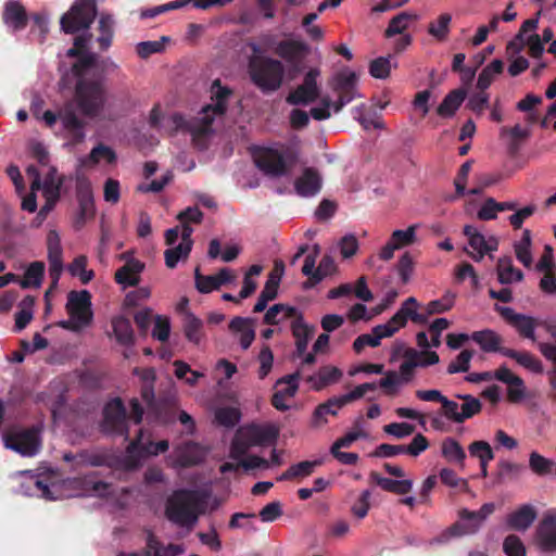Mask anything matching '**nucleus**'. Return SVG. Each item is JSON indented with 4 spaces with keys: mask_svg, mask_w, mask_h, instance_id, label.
Instances as JSON below:
<instances>
[{
    "mask_svg": "<svg viewBox=\"0 0 556 556\" xmlns=\"http://www.w3.org/2000/svg\"><path fill=\"white\" fill-rule=\"evenodd\" d=\"M97 63L96 54H86L76 61L72 68L75 78L74 96L67 102H74V110L80 112L84 117H99L106 104V89L103 78L91 70Z\"/></svg>",
    "mask_w": 556,
    "mask_h": 556,
    "instance_id": "1",
    "label": "nucleus"
},
{
    "mask_svg": "<svg viewBox=\"0 0 556 556\" xmlns=\"http://www.w3.org/2000/svg\"><path fill=\"white\" fill-rule=\"evenodd\" d=\"M210 91L213 103L203 106L200 116L190 119L185 118L179 113L172 116L175 130L190 132L193 137L205 136L212 132V124L215 116H222L228 110V101L232 96V90L227 86H223L220 79H215L211 85Z\"/></svg>",
    "mask_w": 556,
    "mask_h": 556,
    "instance_id": "2",
    "label": "nucleus"
},
{
    "mask_svg": "<svg viewBox=\"0 0 556 556\" xmlns=\"http://www.w3.org/2000/svg\"><path fill=\"white\" fill-rule=\"evenodd\" d=\"M203 505L204 502L198 491L180 489L168 497L165 515L173 523L190 530L203 513Z\"/></svg>",
    "mask_w": 556,
    "mask_h": 556,
    "instance_id": "3",
    "label": "nucleus"
},
{
    "mask_svg": "<svg viewBox=\"0 0 556 556\" xmlns=\"http://www.w3.org/2000/svg\"><path fill=\"white\" fill-rule=\"evenodd\" d=\"M251 80L262 91H276L280 88L285 76L281 61L263 55H252L249 60Z\"/></svg>",
    "mask_w": 556,
    "mask_h": 556,
    "instance_id": "4",
    "label": "nucleus"
},
{
    "mask_svg": "<svg viewBox=\"0 0 556 556\" xmlns=\"http://www.w3.org/2000/svg\"><path fill=\"white\" fill-rule=\"evenodd\" d=\"M42 119L49 128L60 119L68 146H78L86 139L87 122L78 116L74 110V102H64L58 112L45 111Z\"/></svg>",
    "mask_w": 556,
    "mask_h": 556,
    "instance_id": "5",
    "label": "nucleus"
},
{
    "mask_svg": "<svg viewBox=\"0 0 556 556\" xmlns=\"http://www.w3.org/2000/svg\"><path fill=\"white\" fill-rule=\"evenodd\" d=\"M278 429L271 425H247L238 429L232 443L231 455L241 457L252 446L266 445L276 442Z\"/></svg>",
    "mask_w": 556,
    "mask_h": 556,
    "instance_id": "6",
    "label": "nucleus"
},
{
    "mask_svg": "<svg viewBox=\"0 0 556 556\" xmlns=\"http://www.w3.org/2000/svg\"><path fill=\"white\" fill-rule=\"evenodd\" d=\"M295 161L296 155L290 149L282 152L273 148H262L254 155L256 166L271 177L287 175L295 164Z\"/></svg>",
    "mask_w": 556,
    "mask_h": 556,
    "instance_id": "7",
    "label": "nucleus"
},
{
    "mask_svg": "<svg viewBox=\"0 0 556 556\" xmlns=\"http://www.w3.org/2000/svg\"><path fill=\"white\" fill-rule=\"evenodd\" d=\"M97 16L94 0H76L67 13L60 21L61 29L65 34H76L88 29Z\"/></svg>",
    "mask_w": 556,
    "mask_h": 556,
    "instance_id": "8",
    "label": "nucleus"
},
{
    "mask_svg": "<svg viewBox=\"0 0 556 556\" xmlns=\"http://www.w3.org/2000/svg\"><path fill=\"white\" fill-rule=\"evenodd\" d=\"M39 429L31 427L21 431L10 432L4 435V445L22 456H34L41 447Z\"/></svg>",
    "mask_w": 556,
    "mask_h": 556,
    "instance_id": "9",
    "label": "nucleus"
},
{
    "mask_svg": "<svg viewBox=\"0 0 556 556\" xmlns=\"http://www.w3.org/2000/svg\"><path fill=\"white\" fill-rule=\"evenodd\" d=\"M331 89L338 94L333 111L339 113L346 104L359 97L357 92V75L355 72L341 71L329 83Z\"/></svg>",
    "mask_w": 556,
    "mask_h": 556,
    "instance_id": "10",
    "label": "nucleus"
},
{
    "mask_svg": "<svg viewBox=\"0 0 556 556\" xmlns=\"http://www.w3.org/2000/svg\"><path fill=\"white\" fill-rule=\"evenodd\" d=\"M101 429L104 433L124 435L128 439L127 413L119 397L113 399L105 405Z\"/></svg>",
    "mask_w": 556,
    "mask_h": 556,
    "instance_id": "11",
    "label": "nucleus"
},
{
    "mask_svg": "<svg viewBox=\"0 0 556 556\" xmlns=\"http://www.w3.org/2000/svg\"><path fill=\"white\" fill-rule=\"evenodd\" d=\"M494 309L511 326L516 329L521 338L529 339L532 342L536 341L535 329L539 326L546 324L539 319L516 313L511 307L495 305Z\"/></svg>",
    "mask_w": 556,
    "mask_h": 556,
    "instance_id": "12",
    "label": "nucleus"
},
{
    "mask_svg": "<svg viewBox=\"0 0 556 556\" xmlns=\"http://www.w3.org/2000/svg\"><path fill=\"white\" fill-rule=\"evenodd\" d=\"M66 311L72 319L79 321L85 327L89 326L93 318L90 292L87 290L71 291L67 295Z\"/></svg>",
    "mask_w": 556,
    "mask_h": 556,
    "instance_id": "13",
    "label": "nucleus"
},
{
    "mask_svg": "<svg viewBox=\"0 0 556 556\" xmlns=\"http://www.w3.org/2000/svg\"><path fill=\"white\" fill-rule=\"evenodd\" d=\"M79 210L75 218V228L80 229L87 219L94 216V200L91 184L88 179H79L76 186Z\"/></svg>",
    "mask_w": 556,
    "mask_h": 556,
    "instance_id": "14",
    "label": "nucleus"
},
{
    "mask_svg": "<svg viewBox=\"0 0 556 556\" xmlns=\"http://www.w3.org/2000/svg\"><path fill=\"white\" fill-rule=\"evenodd\" d=\"M283 273V263L281 261L275 262L274 270L268 275L263 290L261 291L257 302L253 307L254 313H261L266 309L269 301L278 296V289Z\"/></svg>",
    "mask_w": 556,
    "mask_h": 556,
    "instance_id": "15",
    "label": "nucleus"
},
{
    "mask_svg": "<svg viewBox=\"0 0 556 556\" xmlns=\"http://www.w3.org/2000/svg\"><path fill=\"white\" fill-rule=\"evenodd\" d=\"M535 541L543 552L556 551V516L553 514L545 515L539 522L535 531Z\"/></svg>",
    "mask_w": 556,
    "mask_h": 556,
    "instance_id": "16",
    "label": "nucleus"
},
{
    "mask_svg": "<svg viewBox=\"0 0 556 556\" xmlns=\"http://www.w3.org/2000/svg\"><path fill=\"white\" fill-rule=\"evenodd\" d=\"M481 528L479 520L459 519L432 539L431 544H445L453 538L476 534Z\"/></svg>",
    "mask_w": 556,
    "mask_h": 556,
    "instance_id": "17",
    "label": "nucleus"
},
{
    "mask_svg": "<svg viewBox=\"0 0 556 556\" xmlns=\"http://www.w3.org/2000/svg\"><path fill=\"white\" fill-rule=\"evenodd\" d=\"M323 186V179L319 172L314 167L304 168L302 175L294 181V189L301 197L316 195Z\"/></svg>",
    "mask_w": 556,
    "mask_h": 556,
    "instance_id": "18",
    "label": "nucleus"
},
{
    "mask_svg": "<svg viewBox=\"0 0 556 556\" xmlns=\"http://www.w3.org/2000/svg\"><path fill=\"white\" fill-rule=\"evenodd\" d=\"M274 52L288 62L303 61L309 52V47L299 40L288 39L279 41Z\"/></svg>",
    "mask_w": 556,
    "mask_h": 556,
    "instance_id": "19",
    "label": "nucleus"
},
{
    "mask_svg": "<svg viewBox=\"0 0 556 556\" xmlns=\"http://www.w3.org/2000/svg\"><path fill=\"white\" fill-rule=\"evenodd\" d=\"M144 263L137 258L127 260V262L119 267L115 275V281L124 287H136L140 282V274L144 269Z\"/></svg>",
    "mask_w": 556,
    "mask_h": 556,
    "instance_id": "20",
    "label": "nucleus"
},
{
    "mask_svg": "<svg viewBox=\"0 0 556 556\" xmlns=\"http://www.w3.org/2000/svg\"><path fill=\"white\" fill-rule=\"evenodd\" d=\"M2 20L13 31L24 29L28 22L25 8L17 1H8L5 3Z\"/></svg>",
    "mask_w": 556,
    "mask_h": 556,
    "instance_id": "21",
    "label": "nucleus"
},
{
    "mask_svg": "<svg viewBox=\"0 0 556 556\" xmlns=\"http://www.w3.org/2000/svg\"><path fill=\"white\" fill-rule=\"evenodd\" d=\"M471 339L479 344L481 350L485 353L496 352L503 355V351L509 349L502 346L503 338L491 329L475 331L471 333Z\"/></svg>",
    "mask_w": 556,
    "mask_h": 556,
    "instance_id": "22",
    "label": "nucleus"
},
{
    "mask_svg": "<svg viewBox=\"0 0 556 556\" xmlns=\"http://www.w3.org/2000/svg\"><path fill=\"white\" fill-rule=\"evenodd\" d=\"M535 518V509L531 505L525 504L507 516L506 523L511 530L526 531L531 527Z\"/></svg>",
    "mask_w": 556,
    "mask_h": 556,
    "instance_id": "23",
    "label": "nucleus"
},
{
    "mask_svg": "<svg viewBox=\"0 0 556 556\" xmlns=\"http://www.w3.org/2000/svg\"><path fill=\"white\" fill-rule=\"evenodd\" d=\"M467 97V91L464 88H457L450 91L437 109V114L441 117L447 118L455 115L462 103Z\"/></svg>",
    "mask_w": 556,
    "mask_h": 556,
    "instance_id": "24",
    "label": "nucleus"
},
{
    "mask_svg": "<svg viewBox=\"0 0 556 556\" xmlns=\"http://www.w3.org/2000/svg\"><path fill=\"white\" fill-rule=\"evenodd\" d=\"M302 313L294 306H290L288 304H274L270 306L264 315L263 323L265 325H279L281 321L292 318H298Z\"/></svg>",
    "mask_w": 556,
    "mask_h": 556,
    "instance_id": "25",
    "label": "nucleus"
},
{
    "mask_svg": "<svg viewBox=\"0 0 556 556\" xmlns=\"http://www.w3.org/2000/svg\"><path fill=\"white\" fill-rule=\"evenodd\" d=\"M530 136V131L527 128H522L519 124L511 128L502 127L500 137L507 140V150L510 155H516L522 142Z\"/></svg>",
    "mask_w": 556,
    "mask_h": 556,
    "instance_id": "26",
    "label": "nucleus"
},
{
    "mask_svg": "<svg viewBox=\"0 0 556 556\" xmlns=\"http://www.w3.org/2000/svg\"><path fill=\"white\" fill-rule=\"evenodd\" d=\"M204 324L202 319L198 318L193 313L186 312L182 317V331L186 339L193 343L194 345H199L204 338Z\"/></svg>",
    "mask_w": 556,
    "mask_h": 556,
    "instance_id": "27",
    "label": "nucleus"
},
{
    "mask_svg": "<svg viewBox=\"0 0 556 556\" xmlns=\"http://www.w3.org/2000/svg\"><path fill=\"white\" fill-rule=\"evenodd\" d=\"M291 331L295 338V349L299 356L305 354L308 341L313 334V328H309L303 318V314L291 321Z\"/></svg>",
    "mask_w": 556,
    "mask_h": 556,
    "instance_id": "28",
    "label": "nucleus"
},
{
    "mask_svg": "<svg viewBox=\"0 0 556 556\" xmlns=\"http://www.w3.org/2000/svg\"><path fill=\"white\" fill-rule=\"evenodd\" d=\"M344 405L341 404L340 397L329 399L327 402L319 404L313 412L312 427L320 428L328 422L327 416H336L338 410Z\"/></svg>",
    "mask_w": 556,
    "mask_h": 556,
    "instance_id": "29",
    "label": "nucleus"
},
{
    "mask_svg": "<svg viewBox=\"0 0 556 556\" xmlns=\"http://www.w3.org/2000/svg\"><path fill=\"white\" fill-rule=\"evenodd\" d=\"M496 273L498 282L502 285H509L519 282L523 279V273L513 265L510 256L500 257L496 264Z\"/></svg>",
    "mask_w": 556,
    "mask_h": 556,
    "instance_id": "30",
    "label": "nucleus"
},
{
    "mask_svg": "<svg viewBox=\"0 0 556 556\" xmlns=\"http://www.w3.org/2000/svg\"><path fill=\"white\" fill-rule=\"evenodd\" d=\"M146 541L150 556H178L185 553V547L181 544L170 543L164 546L150 530L147 532Z\"/></svg>",
    "mask_w": 556,
    "mask_h": 556,
    "instance_id": "31",
    "label": "nucleus"
},
{
    "mask_svg": "<svg viewBox=\"0 0 556 556\" xmlns=\"http://www.w3.org/2000/svg\"><path fill=\"white\" fill-rule=\"evenodd\" d=\"M342 376V371L334 366H323L319 368L317 375L307 377L314 390L319 391L325 387L337 382Z\"/></svg>",
    "mask_w": 556,
    "mask_h": 556,
    "instance_id": "32",
    "label": "nucleus"
},
{
    "mask_svg": "<svg viewBox=\"0 0 556 556\" xmlns=\"http://www.w3.org/2000/svg\"><path fill=\"white\" fill-rule=\"evenodd\" d=\"M113 333L116 341L125 346L132 345L135 342V336L131 323L124 316H117L112 319Z\"/></svg>",
    "mask_w": 556,
    "mask_h": 556,
    "instance_id": "33",
    "label": "nucleus"
},
{
    "mask_svg": "<svg viewBox=\"0 0 556 556\" xmlns=\"http://www.w3.org/2000/svg\"><path fill=\"white\" fill-rule=\"evenodd\" d=\"M503 356L515 359L520 366L534 374L543 372L542 362L528 351L519 352L513 349H508L503 351Z\"/></svg>",
    "mask_w": 556,
    "mask_h": 556,
    "instance_id": "34",
    "label": "nucleus"
},
{
    "mask_svg": "<svg viewBox=\"0 0 556 556\" xmlns=\"http://www.w3.org/2000/svg\"><path fill=\"white\" fill-rule=\"evenodd\" d=\"M321 464L320 460H304L290 466L285 472H282L277 481H287L295 478L308 477L314 472V469Z\"/></svg>",
    "mask_w": 556,
    "mask_h": 556,
    "instance_id": "35",
    "label": "nucleus"
},
{
    "mask_svg": "<svg viewBox=\"0 0 556 556\" xmlns=\"http://www.w3.org/2000/svg\"><path fill=\"white\" fill-rule=\"evenodd\" d=\"M141 440L142 430H140L138 437L128 444L127 452L134 453L140 450L148 455H159L161 453H165L169 447V443L167 440H161L156 443L149 442V444L147 445H143Z\"/></svg>",
    "mask_w": 556,
    "mask_h": 556,
    "instance_id": "36",
    "label": "nucleus"
},
{
    "mask_svg": "<svg viewBox=\"0 0 556 556\" xmlns=\"http://www.w3.org/2000/svg\"><path fill=\"white\" fill-rule=\"evenodd\" d=\"M45 275V264L36 261L29 264L25 270V275L21 278L20 286L23 289L39 288L42 283Z\"/></svg>",
    "mask_w": 556,
    "mask_h": 556,
    "instance_id": "37",
    "label": "nucleus"
},
{
    "mask_svg": "<svg viewBox=\"0 0 556 556\" xmlns=\"http://www.w3.org/2000/svg\"><path fill=\"white\" fill-rule=\"evenodd\" d=\"M456 397L464 401V403L459 405L458 424L465 422V420L472 418L481 412L482 403L479 399L470 394H456Z\"/></svg>",
    "mask_w": 556,
    "mask_h": 556,
    "instance_id": "38",
    "label": "nucleus"
},
{
    "mask_svg": "<svg viewBox=\"0 0 556 556\" xmlns=\"http://www.w3.org/2000/svg\"><path fill=\"white\" fill-rule=\"evenodd\" d=\"M531 243V231L529 229H525L520 241L514 244L517 260L527 268L532 265Z\"/></svg>",
    "mask_w": 556,
    "mask_h": 556,
    "instance_id": "39",
    "label": "nucleus"
},
{
    "mask_svg": "<svg viewBox=\"0 0 556 556\" xmlns=\"http://www.w3.org/2000/svg\"><path fill=\"white\" fill-rule=\"evenodd\" d=\"M452 15L442 13L439 17L429 23L428 34L438 41H445L451 30Z\"/></svg>",
    "mask_w": 556,
    "mask_h": 556,
    "instance_id": "40",
    "label": "nucleus"
},
{
    "mask_svg": "<svg viewBox=\"0 0 556 556\" xmlns=\"http://www.w3.org/2000/svg\"><path fill=\"white\" fill-rule=\"evenodd\" d=\"M442 455L447 462L464 466L466 453L455 439L446 438L442 442Z\"/></svg>",
    "mask_w": 556,
    "mask_h": 556,
    "instance_id": "41",
    "label": "nucleus"
},
{
    "mask_svg": "<svg viewBox=\"0 0 556 556\" xmlns=\"http://www.w3.org/2000/svg\"><path fill=\"white\" fill-rule=\"evenodd\" d=\"M113 25H114V21L110 15L102 14L100 16L99 26H98L100 35H99L97 41L99 43L100 50H102V51L108 50L112 45L113 35H114Z\"/></svg>",
    "mask_w": 556,
    "mask_h": 556,
    "instance_id": "42",
    "label": "nucleus"
},
{
    "mask_svg": "<svg viewBox=\"0 0 556 556\" xmlns=\"http://www.w3.org/2000/svg\"><path fill=\"white\" fill-rule=\"evenodd\" d=\"M201 460V456L198 452V445L192 442H188L177 450V463L181 467H191L198 465Z\"/></svg>",
    "mask_w": 556,
    "mask_h": 556,
    "instance_id": "43",
    "label": "nucleus"
},
{
    "mask_svg": "<svg viewBox=\"0 0 556 556\" xmlns=\"http://www.w3.org/2000/svg\"><path fill=\"white\" fill-rule=\"evenodd\" d=\"M319 98L318 93L309 91V89L299 85L294 90L289 92L286 101L290 105H308Z\"/></svg>",
    "mask_w": 556,
    "mask_h": 556,
    "instance_id": "44",
    "label": "nucleus"
},
{
    "mask_svg": "<svg viewBox=\"0 0 556 556\" xmlns=\"http://www.w3.org/2000/svg\"><path fill=\"white\" fill-rule=\"evenodd\" d=\"M412 306H418V302L416 300V298L414 296H409L408 299H406L401 307L399 308V311L390 318L389 323L393 326V327H397V330L400 328H403L406 326L407 324V319L409 318L410 316V313H413V307Z\"/></svg>",
    "mask_w": 556,
    "mask_h": 556,
    "instance_id": "45",
    "label": "nucleus"
},
{
    "mask_svg": "<svg viewBox=\"0 0 556 556\" xmlns=\"http://www.w3.org/2000/svg\"><path fill=\"white\" fill-rule=\"evenodd\" d=\"M241 418V412L237 407L225 406L215 410V420L218 425L232 428Z\"/></svg>",
    "mask_w": 556,
    "mask_h": 556,
    "instance_id": "46",
    "label": "nucleus"
},
{
    "mask_svg": "<svg viewBox=\"0 0 556 556\" xmlns=\"http://www.w3.org/2000/svg\"><path fill=\"white\" fill-rule=\"evenodd\" d=\"M455 298V293L446 291L441 299L430 301L426 306L428 315L442 314L450 311L454 306Z\"/></svg>",
    "mask_w": 556,
    "mask_h": 556,
    "instance_id": "47",
    "label": "nucleus"
},
{
    "mask_svg": "<svg viewBox=\"0 0 556 556\" xmlns=\"http://www.w3.org/2000/svg\"><path fill=\"white\" fill-rule=\"evenodd\" d=\"M63 185V179L58 177V170L55 167H50L49 172L46 174L43 180V190L45 193L54 200L59 199L60 190Z\"/></svg>",
    "mask_w": 556,
    "mask_h": 556,
    "instance_id": "48",
    "label": "nucleus"
},
{
    "mask_svg": "<svg viewBox=\"0 0 556 556\" xmlns=\"http://www.w3.org/2000/svg\"><path fill=\"white\" fill-rule=\"evenodd\" d=\"M495 511V504L494 503H485L483 504L479 510L472 511L468 508H462L458 510V518L459 519H475L479 520V523L482 526V523L488 519L489 516H491Z\"/></svg>",
    "mask_w": 556,
    "mask_h": 556,
    "instance_id": "49",
    "label": "nucleus"
},
{
    "mask_svg": "<svg viewBox=\"0 0 556 556\" xmlns=\"http://www.w3.org/2000/svg\"><path fill=\"white\" fill-rule=\"evenodd\" d=\"M191 252L188 243H179L177 247L164 252L165 264L168 268H175L181 258H187Z\"/></svg>",
    "mask_w": 556,
    "mask_h": 556,
    "instance_id": "50",
    "label": "nucleus"
},
{
    "mask_svg": "<svg viewBox=\"0 0 556 556\" xmlns=\"http://www.w3.org/2000/svg\"><path fill=\"white\" fill-rule=\"evenodd\" d=\"M529 467L534 473L545 476L552 472L554 463L538 452H532L529 456Z\"/></svg>",
    "mask_w": 556,
    "mask_h": 556,
    "instance_id": "51",
    "label": "nucleus"
},
{
    "mask_svg": "<svg viewBox=\"0 0 556 556\" xmlns=\"http://www.w3.org/2000/svg\"><path fill=\"white\" fill-rule=\"evenodd\" d=\"M544 328L551 334V337L555 340V342L554 343L539 342L538 349L547 361H549L554 365H556V325L544 324Z\"/></svg>",
    "mask_w": 556,
    "mask_h": 556,
    "instance_id": "52",
    "label": "nucleus"
},
{
    "mask_svg": "<svg viewBox=\"0 0 556 556\" xmlns=\"http://www.w3.org/2000/svg\"><path fill=\"white\" fill-rule=\"evenodd\" d=\"M195 288L200 293H210L219 289L216 275H202L200 268L194 271Z\"/></svg>",
    "mask_w": 556,
    "mask_h": 556,
    "instance_id": "53",
    "label": "nucleus"
},
{
    "mask_svg": "<svg viewBox=\"0 0 556 556\" xmlns=\"http://www.w3.org/2000/svg\"><path fill=\"white\" fill-rule=\"evenodd\" d=\"M412 18L406 12H402L394 17H392L389 22V25L384 31V36L387 38H391L395 35L403 34V31L407 28V22Z\"/></svg>",
    "mask_w": 556,
    "mask_h": 556,
    "instance_id": "54",
    "label": "nucleus"
},
{
    "mask_svg": "<svg viewBox=\"0 0 556 556\" xmlns=\"http://www.w3.org/2000/svg\"><path fill=\"white\" fill-rule=\"evenodd\" d=\"M336 269L337 265L334 263V260L330 255L323 256L318 267L316 268L313 275V283H309V287L319 283L325 277L334 273Z\"/></svg>",
    "mask_w": 556,
    "mask_h": 556,
    "instance_id": "55",
    "label": "nucleus"
},
{
    "mask_svg": "<svg viewBox=\"0 0 556 556\" xmlns=\"http://www.w3.org/2000/svg\"><path fill=\"white\" fill-rule=\"evenodd\" d=\"M468 451L472 457L480 462L489 463L494 459V453L486 441H473L469 444Z\"/></svg>",
    "mask_w": 556,
    "mask_h": 556,
    "instance_id": "56",
    "label": "nucleus"
},
{
    "mask_svg": "<svg viewBox=\"0 0 556 556\" xmlns=\"http://www.w3.org/2000/svg\"><path fill=\"white\" fill-rule=\"evenodd\" d=\"M416 226L412 225L405 230H394L390 237V240L399 248L410 245L416 239Z\"/></svg>",
    "mask_w": 556,
    "mask_h": 556,
    "instance_id": "57",
    "label": "nucleus"
},
{
    "mask_svg": "<svg viewBox=\"0 0 556 556\" xmlns=\"http://www.w3.org/2000/svg\"><path fill=\"white\" fill-rule=\"evenodd\" d=\"M473 356V352L470 350H463L456 357V359L447 366V374L453 375L457 372H467L470 367V361Z\"/></svg>",
    "mask_w": 556,
    "mask_h": 556,
    "instance_id": "58",
    "label": "nucleus"
},
{
    "mask_svg": "<svg viewBox=\"0 0 556 556\" xmlns=\"http://www.w3.org/2000/svg\"><path fill=\"white\" fill-rule=\"evenodd\" d=\"M299 379H300V371H295L293 374L283 376L282 378L278 379L277 386L286 384V388L277 390V392H280L285 397H293L298 390H299Z\"/></svg>",
    "mask_w": 556,
    "mask_h": 556,
    "instance_id": "59",
    "label": "nucleus"
},
{
    "mask_svg": "<svg viewBox=\"0 0 556 556\" xmlns=\"http://www.w3.org/2000/svg\"><path fill=\"white\" fill-rule=\"evenodd\" d=\"M391 63L390 56H380L372 60L369 64V73L372 77L384 79L390 75Z\"/></svg>",
    "mask_w": 556,
    "mask_h": 556,
    "instance_id": "60",
    "label": "nucleus"
},
{
    "mask_svg": "<svg viewBox=\"0 0 556 556\" xmlns=\"http://www.w3.org/2000/svg\"><path fill=\"white\" fill-rule=\"evenodd\" d=\"M440 479L443 484L451 488H460L464 492L469 491L468 482L459 478L453 469L443 468L440 471Z\"/></svg>",
    "mask_w": 556,
    "mask_h": 556,
    "instance_id": "61",
    "label": "nucleus"
},
{
    "mask_svg": "<svg viewBox=\"0 0 556 556\" xmlns=\"http://www.w3.org/2000/svg\"><path fill=\"white\" fill-rule=\"evenodd\" d=\"M503 549L507 556H526V547L515 534H509L503 542Z\"/></svg>",
    "mask_w": 556,
    "mask_h": 556,
    "instance_id": "62",
    "label": "nucleus"
},
{
    "mask_svg": "<svg viewBox=\"0 0 556 556\" xmlns=\"http://www.w3.org/2000/svg\"><path fill=\"white\" fill-rule=\"evenodd\" d=\"M48 260L49 263H61L62 248L60 237L56 231L51 230L48 235Z\"/></svg>",
    "mask_w": 556,
    "mask_h": 556,
    "instance_id": "63",
    "label": "nucleus"
},
{
    "mask_svg": "<svg viewBox=\"0 0 556 556\" xmlns=\"http://www.w3.org/2000/svg\"><path fill=\"white\" fill-rule=\"evenodd\" d=\"M405 357L407 359L401 364L400 372L402 379L407 382L410 380L415 367L418 366V362H416V358L418 357V352L414 349H408L405 352Z\"/></svg>",
    "mask_w": 556,
    "mask_h": 556,
    "instance_id": "64",
    "label": "nucleus"
}]
</instances>
